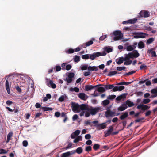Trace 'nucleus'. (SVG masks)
I'll use <instances>...</instances> for the list:
<instances>
[{
    "label": "nucleus",
    "mask_w": 157,
    "mask_h": 157,
    "mask_svg": "<svg viewBox=\"0 0 157 157\" xmlns=\"http://www.w3.org/2000/svg\"><path fill=\"white\" fill-rule=\"evenodd\" d=\"M100 108L98 107L93 108L89 107L87 112L85 114V117H89L90 115H95L99 110Z\"/></svg>",
    "instance_id": "nucleus-1"
},
{
    "label": "nucleus",
    "mask_w": 157,
    "mask_h": 157,
    "mask_svg": "<svg viewBox=\"0 0 157 157\" xmlns=\"http://www.w3.org/2000/svg\"><path fill=\"white\" fill-rule=\"evenodd\" d=\"M113 126H111L109 127V128L107 130L106 132L104 135L105 137H107L109 136L112 135L114 136L117 134L119 132V131H117L115 132H113Z\"/></svg>",
    "instance_id": "nucleus-2"
},
{
    "label": "nucleus",
    "mask_w": 157,
    "mask_h": 157,
    "mask_svg": "<svg viewBox=\"0 0 157 157\" xmlns=\"http://www.w3.org/2000/svg\"><path fill=\"white\" fill-rule=\"evenodd\" d=\"M113 34L114 36L113 38L114 41H117L122 39L123 34L119 30H116L113 32Z\"/></svg>",
    "instance_id": "nucleus-3"
},
{
    "label": "nucleus",
    "mask_w": 157,
    "mask_h": 157,
    "mask_svg": "<svg viewBox=\"0 0 157 157\" xmlns=\"http://www.w3.org/2000/svg\"><path fill=\"white\" fill-rule=\"evenodd\" d=\"M106 55V53L105 51H103L101 52H96L93 53L92 54H90V58L92 60H93L95 59L96 57H98L101 56H105Z\"/></svg>",
    "instance_id": "nucleus-4"
},
{
    "label": "nucleus",
    "mask_w": 157,
    "mask_h": 157,
    "mask_svg": "<svg viewBox=\"0 0 157 157\" xmlns=\"http://www.w3.org/2000/svg\"><path fill=\"white\" fill-rule=\"evenodd\" d=\"M89 107L87 106L85 104H82L81 105H79V109H81L82 111L80 113V116H83L84 114L86 113L88 110Z\"/></svg>",
    "instance_id": "nucleus-5"
},
{
    "label": "nucleus",
    "mask_w": 157,
    "mask_h": 157,
    "mask_svg": "<svg viewBox=\"0 0 157 157\" xmlns=\"http://www.w3.org/2000/svg\"><path fill=\"white\" fill-rule=\"evenodd\" d=\"M134 38H144L146 37V36H148V34L143 32H135L133 33Z\"/></svg>",
    "instance_id": "nucleus-6"
},
{
    "label": "nucleus",
    "mask_w": 157,
    "mask_h": 157,
    "mask_svg": "<svg viewBox=\"0 0 157 157\" xmlns=\"http://www.w3.org/2000/svg\"><path fill=\"white\" fill-rule=\"evenodd\" d=\"M71 108L72 111L75 113H79L80 111L79 109V105L77 103L72 102L71 103Z\"/></svg>",
    "instance_id": "nucleus-7"
},
{
    "label": "nucleus",
    "mask_w": 157,
    "mask_h": 157,
    "mask_svg": "<svg viewBox=\"0 0 157 157\" xmlns=\"http://www.w3.org/2000/svg\"><path fill=\"white\" fill-rule=\"evenodd\" d=\"M124 60L125 61L124 63V65H130L132 62V60H130L131 59L128 53V54H125L124 56Z\"/></svg>",
    "instance_id": "nucleus-8"
},
{
    "label": "nucleus",
    "mask_w": 157,
    "mask_h": 157,
    "mask_svg": "<svg viewBox=\"0 0 157 157\" xmlns=\"http://www.w3.org/2000/svg\"><path fill=\"white\" fill-rule=\"evenodd\" d=\"M111 106L107 107L106 109L107 110L105 112V115L106 117H113L115 116V113L114 112L111 111L110 109L111 108Z\"/></svg>",
    "instance_id": "nucleus-9"
},
{
    "label": "nucleus",
    "mask_w": 157,
    "mask_h": 157,
    "mask_svg": "<svg viewBox=\"0 0 157 157\" xmlns=\"http://www.w3.org/2000/svg\"><path fill=\"white\" fill-rule=\"evenodd\" d=\"M75 152V150H72L71 151H67L61 154V157H69L71 155L74 154Z\"/></svg>",
    "instance_id": "nucleus-10"
},
{
    "label": "nucleus",
    "mask_w": 157,
    "mask_h": 157,
    "mask_svg": "<svg viewBox=\"0 0 157 157\" xmlns=\"http://www.w3.org/2000/svg\"><path fill=\"white\" fill-rule=\"evenodd\" d=\"M131 59H133L134 58H137L140 56V54L136 50H135L134 52H131L128 53Z\"/></svg>",
    "instance_id": "nucleus-11"
},
{
    "label": "nucleus",
    "mask_w": 157,
    "mask_h": 157,
    "mask_svg": "<svg viewBox=\"0 0 157 157\" xmlns=\"http://www.w3.org/2000/svg\"><path fill=\"white\" fill-rule=\"evenodd\" d=\"M101 84L97 85L94 86L91 85H86L85 86V89L86 91H88L89 90H91L92 89L98 86H101Z\"/></svg>",
    "instance_id": "nucleus-12"
},
{
    "label": "nucleus",
    "mask_w": 157,
    "mask_h": 157,
    "mask_svg": "<svg viewBox=\"0 0 157 157\" xmlns=\"http://www.w3.org/2000/svg\"><path fill=\"white\" fill-rule=\"evenodd\" d=\"M151 93L154 94L151 95L152 98H155L157 96V87L151 89Z\"/></svg>",
    "instance_id": "nucleus-13"
},
{
    "label": "nucleus",
    "mask_w": 157,
    "mask_h": 157,
    "mask_svg": "<svg viewBox=\"0 0 157 157\" xmlns=\"http://www.w3.org/2000/svg\"><path fill=\"white\" fill-rule=\"evenodd\" d=\"M128 113L125 112L120 116L119 118L121 120H124L128 117Z\"/></svg>",
    "instance_id": "nucleus-14"
},
{
    "label": "nucleus",
    "mask_w": 157,
    "mask_h": 157,
    "mask_svg": "<svg viewBox=\"0 0 157 157\" xmlns=\"http://www.w3.org/2000/svg\"><path fill=\"white\" fill-rule=\"evenodd\" d=\"M13 133L12 131L10 132L7 135V139L6 141V143H8L11 140V138L13 136Z\"/></svg>",
    "instance_id": "nucleus-15"
},
{
    "label": "nucleus",
    "mask_w": 157,
    "mask_h": 157,
    "mask_svg": "<svg viewBox=\"0 0 157 157\" xmlns=\"http://www.w3.org/2000/svg\"><path fill=\"white\" fill-rule=\"evenodd\" d=\"M105 123H103L99 124H97L95 125L98 127L99 129H103L105 128L106 127V125H105Z\"/></svg>",
    "instance_id": "nucleus-16"
},
{
    "label": "nucleus",
    "mask_w": 157,
    "mask_h": 157,
    "mask_svg": "<svg viewBox=\"0 0 157 157\" xmlns=\"http://www.w3.org/2000/svg\"><path fill=\"white\" fill-rule=\"evenodd\" d=\"M78 97L82 100H86L87 99V98H86V95L84 93H80L78 94Z\"/></svg>",
    "instance_id": "nucleus-17"
},
{
    "label": "nucleus",
    "mask_w": 157,
    "mask_h": 157,
    "mask_svg": "<svg viewBox=\"0 0 157 157\" xmlns=\"http://www.w3.org/2000/svg\"><path fill=\"white\" fill-rule=\"evenodd\" d=\"M134 104L133 102L129 100H127L125 102L126 105L127 106L128 105L129 107H131L134 105Z\"/></svg>",
    "instance_id": "nucleus-18"
},
{
    "label": "nucleus",
    "mask_w": 157,
    "mask_h": 157,
    "mask_svg": "<svg viewBox=\"0 0 157 157\" xmlns=\"http://www.w3.org/2000/svg\"><path fill=\"white\" fill-rule=\"evenodd\" d=\"M5 86L8 93L9 94H10V90L9 87V83L7 80H6V82Z\"/></svg>",
    "instance_id": "nucleus-19"
},
{
    "label": "nucleus",
    "mask_w": 157,
    "mask_h": 157,
    "mask_svg": "<svg viewBox=\"0 0 157 157\" xmlns=\"http://www.w3.org/2000/svg\"><path fill=\"white\" fill-rule=\"evenodd\" d=\"M98 67L93 66V67L89 66L88 68V71H97L98 70Z\"/></svg>",
    "instance_id": "nucleus-20"
},
{
    "label": "nucleus",
    "mask_w": 157,
    "mask_h": 157,
    "mask_svg": "<svg viewBox=\"0 0 157 157\" xmlns=\"http://www.w3.org/2000/svg\"><path fill=\"white\" fill-rule=\"evenodd\" d=\"M138 47L139 48L142 49L144 47V44L143 41H140L138 43Z\"/></svg>",
    "instance_id": "nucleus-21"
},
{
    "label": "nucleus",
    "mask_w": 157,
    "mask_h": 157,
    "mask_svg": "<svg viewBox=\"0 0 157 157\" xmlns=\"http://www.w3.org/2000/svg\"><path fill=\"white\" fill-rule=\"evenodd\" d=\"M126 95L125 94H124L122 95H121L119 96H117L116 98V99L117 101H119L121 100L122 99L126 98Z\"/></svg>",
    "instance_id": "nucleus-22"
},
{
    "label": "nucleus",
    "mask_w": 157,
    "mask_h": 157,
    "mask_svg": "<svg viewBox=\"0 0 157 157\" xmlns=\"http://www.w3.org/2000/svg\"><path fill=\"white\" fill-rule=\"evenodd\" d=\"M64 80L66 81L67 82V85H68L69 84L71 83L73 81V78H69L67 77L65 78H64Z\"/></svg>",
    "instance_id": "nucleus-23"
},
{
    "label": "nucleus",
    "mask_w": 157,
    "mask_h": 157,
    "mask_svg": "<svg viewBox=\"0 0 157 157\" xmlns=\"http://www.w3.org/2000/svg\"><path fill=\"white\" fill-rule=\"evenodd\" d=\"M82 140V137L80 136H78L73 141L74 143H77L79 141Z\"/></svg>",
    "instance_id": "nucleus-24"
},
{
    "label": "nucleus",
    "mask_w": 157,
    "mask_h": 157,
    "mask_svg": "<svg viewBox=\"0 0 157 157\" xmlns=\"http://www.w3.org/2000/svg\"><path fill=\"white\" fill-rule=\"evenodd\" d=\"M127 108V106L124 105L123 106H120L118 107L117 109L119 111H122L125 110Z\"/></svg>",
    "instance_id": "nucleus-25"
},
{
    "label": "nucleus",
    "mask_w": 157,
    "mask_h": 157,
    "mask_svg": "<svg viewBox=\"0 0 157 157\" xmlns=\"http://www.w3.org/2000/svg\"><path fill=\"white\" fill-rule=\"evenodd\" d=\"M114 87V86L113 84H109V85H106L105 86V88L106 90H107L109 89H113Z\"/></svg>",
    "instance_id": "nucleus-26"
},
{
    "label": "nucleus",
    "mask_w": 157,
    "mask_h": 157,
    "mask_svg": "<svg viewBox=\"0 0 157 157\" xmlns=\"http://www.w3.org/2000/svg\"><path fill=\"white\" fill-rule=\"evenodd\" d=\"M124 61V57H120L119 58L118 61L117 62V63L118 65L121 64L123 63Z\"/></svg>",
    "instance_id": "nucleus-27"
},
{
    "label": "nucleus",
    "mask_w": 157,
    "mask_h": 157,
    "mask_svg": "<svg viewBox=\"0 0 157 157\" xmlns=\"http://www.w3.org/2000/svg\"><path fill=\"white\" fill-rule=\"evenodd\" d=\"M97 91L100 93H102L105 91V88L103 87H98L97 89Z\"/></svg>",
    "instance_id": "nucleus-28"
},
{
    "label": "nucleus",
    "mask_w": 157,
    "mask_h": 157,
    "mask_svg": "<svg viewBox=\"0 0 157 157\" xmlns=\"http://www.w3.org/2000/svg\"><path fill=\"white\" fill-rule=\"evenodd\" d=\"M93 43V42L92 40H90L89 41L86 43H85V46L84 47V48H86V47L91 45Z\"/></svg>",
    "instance_id": "nucleus-29"
},
{
    "label": "nucleus",
    "mask_w": 157,
    "mask_h": 157,
    "mask_svg": "<svg viewBox=\"0 0 157 157\" xmlns=\"http://www.w3.org/2000/svg\"><path fill=\"white\" fill-rule=\"evenodd\" d=\"M154 38H149L146 42V44L147 45L151 43L153 41H154Z\"/></svg>",
    "instance_id": "nucleus-30"
},
{
    "label": "nucleus",
    "mask_w": 157,
    "mask_h": 157,
    "mask_svg": "<svg viewBox=\"0 0 157 157\" xmlns=\"http://www.w3.org/2000/svg\"><path fill=\"white\" fill-rule=\"evenodd\" d=\"M104 50L106 51L107 53L111 52L113 51V49L109 47H106L104 48Z\"/></svg>",
    "instance_id": "nucleus-31"
},
{
    "label": "nucleus",
    "mask_w": 157,
    "mask_h": 157,
    "mask_svg": "<svg viewBox=\"0 0 157 157\" xmlns=\"http://www.w3.org/2000/svg\"><path fill=\"white\" fill-rule=\"evenodd\" d=\"M83 151V149L81 147H79L76 150V152L78 154H81Z\"/></svg>",
    "instance_id": "nucleus-32"
},
{
    "label": "nucleus",
    "mask_w": 157,
    "mask_h": 157,
    "mask_svg": "<svg viewBox=\"0 0 157 157\" xmlns=\"http://www.w3.org/2000/svg\"><path fill=\"white\" fill-rule=\"evenodd\" d=\"M110 103L109 101L107 100H105L102 101V103L103 104V106L105 107L106 106L109 104Z\"/></svg>",
    "instance_id": "nucleus-33"
},
{
    "label": "nucleus",
    "mask_w": 157,
    "mask_h": 157,
    "mask_svg": "<svg viewBox=\"0 0 157 157\" xmlns=\"http://www.w3.org/2000/svg\"><path fill=\"white\" fill-rule=\"evenodd\" d=\"M42 110L44 111H52L53 110V108L50 107H42L41 108Z\"/></svg>",
    "instance_id": "nucleus-34"
},
{
    "label": "nucleus",
    "mask_w": 157,
    "mask_h": 157,
    "mask_svg": "<svg viewBox=\"0 0 157 157\" xmlns=\"http://www.w3.org/2000/svg\"><path fill=\"white\" fill-rule=\"evenodd\" d=\"M70 91L71 92L74 91L75 92H78L79 91V89L77 87H75L74 88L71 87L70 88Z\"/></svg>",
    "instance_id": "nucleus-35"
},
{
    "label": "nucleus",
    "mask_w": 157,
    "mask_h": 157,
    "mask_svg": "<svg viewBox=\"0 0 157 157\" xmlns=\"http://www.w3.org/2000/svg\"><path fill=\"white\" fill-rule=\"evenodd\" d=\"M49 84L50 86L53 89L55 88L56 87V85L54 83L53 81L51 80L50 81Z\"/></svg>",
    "instance_id": "nucleus-36"
},
{
    "label": "nucleus",
    "mask_w": 157,
    "mask_h": 157,
    "mask_svg": "<svg viewBox=\"0 0 157 157\" xmlns=\"http://www.w3.org/2000/svg\"><path fill=\"white\" fill-rule=\"evenodd\" d=\"M82 58L83 59H88L90 58V54H86L82 55Z\"/></svg>",
    "instance_id": "nucleus-37"
},
{
    "label": "nucleus",
    "mask_w": 157,
    "mask_h": 157,
    "mask_svg": "<svg viewBox=\"0 0 157 157\" xmlns=\"http://www.w3.org/2000/svg\"><path fill=\"white\" fill-rule=\"evenodd\" d=\"M117 73V72L116 71H110L107 75L108 76H112Z\"/></svg>",
    "instance_id": "nucleus-38"
},
{
    "label": "nucleus",
    "mask_w": 157,
    "mask_h": 157,
    "mask_svg": "<svg viewBox=\"0 0 157 157\" xmlns=\"http://www.w3.org/2000/svg\"><path fill=\"white\" fill-rule=\"evenodd\" d=\"M131 83L130 82H121L117 83L116 85H127L130 84Z\"/></svg>",
    "instance_id": "nucleus-39"
},
{
    "label": "nucleus",
    "mask_w": 157,
    "mask_h": 157,
    "mask_svg": "<svg viewBox=\"0 0 157 157\" xmlns=\"http://www.w3.org/2000/svg\"><path fill=\"white\" fill-rule=\"evenodd\" d=\"M100 145L98 144H95L93 146V148L95 151H97L100 147Z\"/></svg>",
    "instance_id": "nucleus-40"
},
{
    "label": "nucleus",
    "mask_w": 157,
    "mask_h": 157,
    "mask_svg": "<svg viewBox=\"0 0 157 157\" xmlns=\"http://www.w3.org/2000/svg\"><path fill=\"white\" fill-rule=\"evenodd\" d=\"M132 45H129L126 47V50L128 51H131L133 50V48Z\"/></svg>",
    "instance_id": "nucleus-41"
},
{
    "label": "nucleus",
    "mask_w": 157,
    "mask_h": 157,
    "mask_svg": "<svg viewBox=\"0 0 157 157\" xmlns=\"http://www.w3.org/2000/svg\"><path fill=\"white\" fill-rule=\"evenodd\" d=\"M80 57L79 56L76 55L74 58V61L75 62H78L80 61Z\"/></svg>",
    "instance_id": "nucleus-42"
},
{
    "label": "nucleus",
    "mask_w": 157,
    "mask_h": 157,
    "mask_svg": "<svg viewBox=\"0 0 157 157\" xmlns=\"http://www.w3.org/2000/svg\"><path fill=\"white\" fill-rule=\"evenodd\" d=\"M144 17L145 18L148 17L150 15L149 13L147 11H143Z\"/></svg>",
    "instance_id": "nucleus-43"
},
{
    "label": "nucleus",
    "mask_w": 157,
    "mask_h": 157,
    "mask_svg": "<svg viewBox=\"0 0 157 157\" xmlns=\"http://www.w3.org/2000/svg\"><path fill=\"white\" fill-rule=\"evenodd\" d=\"M137 20L136 18H135L133 19L129 20V21L130 24H134L137 22Z\"/></svg>",
    "instance_id": "nucleus-44"
},
{
    "label": "nucleus",
    "mask_w": 157,
    "mask_h": 157,
    "mask_svg": "<svg viewBox=\"0 0 157 157\" xmlns=\"http://www.w3.org/2000/svg\"><path fill=\"white\" fill-rule=\"evenodd\" d=\"M149 51V52H151V57H154L156 56L157 55L156 54V52L155 51H152L151 52V50H150Z\"/></svg>",
    "instance_id": "nucleus-45"
},
{
    "label": "nucleus",
    "mask_w": 157,
    "mask_h": 157,
    "mask_svg": "<svg viewBox=\"0 0 157 157\" xmlns=\"http://www.w3.org/2000/svg\"><path fill=\"white\" fill-rule=\"evenodd\" d=\"M150 106H147L146 105H143L142 110L144 111L145 110H147V109H149L150 108Z\"/></svg>",
    "instance_id": "nucleus-46"
},
{
    "label": "nucleus",
    "mask_w": 157,
    "mask_h": 157,
    "mask_svg": "<svg viewBox=\"0 0 157 157\" xmlns=\"http://www.w3.org/2000/svg\"><path fill=\"white\" fill-rule=\"evenodd\" d=\"M8 151L4 149H0V154H6L8 152Z\"/></svg>",
    "instance_id": "nucleus-47"
},
{
    "label": "nucleus",
    "mask_w": 157,
    "mask_h": 157,
    "mask_svg": "<svg viewBox=\"0 0 157 157\" xmlns=\"http://www.w3.org/2000/svg\"><path fill=\"white\" fill-rule=\"evenodd\" d=\"M75 52V49L72 48H69L68 50L66 51V53L68 54L73 53Z\"/></svg>",
    "instance_id": "nucleus-48"
},
{
    "label": "nucleus",
    "mask_w": 157,
    "mask_h": 157,
    "mask_svg": "<svg viewBox=\"0 0 157 157\" xmlns=\"http://www.w3.org/2000/svg\"><path fill=\"white\" fill-rule=\"evenodd\" d=\"M150 100L148 98H146L143 100V102L144 104H147L150 102Z\"/></svg>",
    "instance_id": "nucleus-49"
},
{
    "label": "nucleus",
    "mask_w": 157,
    "mask_h": 157,
    "mask_svg": "<svg viewBox=\"0 0 157 157\" xmlns=\"http://www.w3.org/2000/svg\"><path fill=\"white\" fill-rule=\"evenodd\" d=\"M126 67L124 66L118 67H117V70L118 71H121L122 70H125Z\"/></svg>",
    "instance_id": "nucleus-50"
},
{
    "label": "nucleus",
    "mask_w": 157,
    "mask_h": 157,
    "mask_svg": "<svg viewBox=\"0 0 157 157\" xmlns=\"http://www.w3.org/2000/svg\"><path fill=\"white\" fill-rule=\"evenodd\" d=\"M116 97L115 95H110L107 97V98L110 100H113Z\"/></svg>",
    "instance_id": "nucleus-51"
},
{
    "label": "nucleus",
    "mask_w": 157,
    "mask_h": 157,
    "mask_svg": "<svg viewBox=\"0 0 157 157\" xmlns=\"http://www.w3.org/2000/svg\"><path fill=\"white\" fill-rule=\"evenodd\" d=\"M140 70H142L144 69H146L147 68V66L145 65V64H143L141 65L140 67Z\"/></svg>",
    "instance_id": "nucleus-52"
},
{
    "label": "nucleus",
    "mask_w": 157,
    "mask_h": 157,
    "mask_svg": "<svg viewBox=\"0 0 157 157\" xmlns=\"http://www.w3.org/2000/svg\"><path fill=\"white\" fill-rule=\"evenodd\" d=\"M75 75V74L73 72L69 73L67 77L69 78H73Z\"/></svg>",
    "instance_id": "nucleus-53"
},
{
    "label": "nucleus",
    "mask_w": 157,
    "mask_h": 157,
    "mask_svg": "<svg viewBox=\"0 0 157 157\" xmlns=\"http://www.w3.org/2000/svg\"><path fill=\"white\" fill-rule=\"evenodd\" d=\"M92 150V147L90 146H88L86 147L85 150L86 151L89 152L91 151Z\"/></svg>",
    "instance_id": "nucleus-54"
},
{
    "label": "nucleus",
    "mask_w": 157,
    "mask_h": 157,
    "mask_svg": "<svg viewBox=\"0 0 157 157\" xmlns=\"http://www.w3.org/2000/svg\"><path fill=\"white\" fill-rule=\"evenodd\" d=\"M64 98L65 97L64 96L62 95L59 98L58 100L60 102H63L64 101Z\"/></svg>",
    "instance_id": "nucleus-55"
},
{
    "label": "nucleus",
    "mask_w": 157,
    "mask_h": 157,
    "mask_svg": "<svg viewBox=\"0 0 157 157\" xmlns=\"http://www.w3.org/2000/svg\"><path fill=\"white\" fill-rule=\"evenodd\" d=\"M125 87L124 86H118V91H121L124 89Z\"/></svg>",
    "instance_id": "nucleus-56"
},
{
    "label": "nucleus",
    "mask_w": 157,
    "mask_h": 157,
    "mask_svg": "<svg viewBox=\"0 0 157 157\" xmlns=\"http://www.w3.org/2000/svg\"><path fill=\"white\" fill-rule=\"evenodd\" d=\"M107 36V35H105L104 36H101L100 38H99V40H100L103 41V40L105 39L106 38Z\"/></svg>",
    "instance_id": "nucleus-57"
},
{
    "label": "nucleus",
    "mask_w": 157,
    "mask_h": 157,
    "mask_svg": "<svg viewBox=\"0 0 157 157\" xmlns=\"http://www.w3.org/2000/svg\"><path fill=\"white\" fill-rule=\"evenodd\" d=\"M85 138L86 140H89L91 138V136L90 134H88L85 135Z\"/></svg>",
    "instance_id": "nucleus-58"
},
{
    "label": "nucleus",
    "mask_w": 157,
    "mask_h": 157,
    "mask_svg": "<svg viewBox=\"0 0 157 157\" xmlns=\"http://www.w3.org/2000/svg\"><path fill=\"white\" fill-rule=\"evenodd\" d=\"M88 68L87 65H84L81 67V69L82 70H86L87 69H88Z\"/></svg>",
    "instance_id": "nucleus-59"
},
{
    "label": "nucleus",
    "mask_w": 157,
    "mask_h": 157,
    "mask_svg": "<svg viewBox=\"0 0 157 157\" xmlns=\"http://www.w3.org/2000/svg\"><path fill=\"white\" fill-rule=\"evenodd\" d=\"M80 131L79 130H77L75 131L73 133L76 136H78L80 134Z\"/></svg>",
    "instance_id": "nucleus-60"
},
{
    "label": "nucleus",
    "mask_w": 157,
    "mask_h": 157,
    "mask_svg": "<svg viewBox=\"0 0 157 157\" xmlns=\"http://www.w3.org/2000/svg\"><path fill=\"white\" fill-rule=\"evenodd\" d=\"M72 145V144L71 143H69L68 146L66 147L65 149H67L71 148Z\"/></svg>",
    "instance_id": "nucleus-61"
},
{
    "label": "nucleus",
    "mask_w": 157,
    "mask_h": 157,
    "mask_svg": "<svg viewBox=\"0 0 157 157\" xmlns=\"http://www.w3.org/2000/svg\"><path fill=\"white\" fill-rule=\"evenodd\" d=\"M121 122L122 123L124 127L123 128H124L127 124V121L126 120H123Z\"/></svg>",
    "instance_id": "nucleus-62"
},
{
    "label": "nucleus",
    "mask_w": 157,
    "mask_h": 157,
    "mask_svg": "<svg viewBox=\"0 0 157 157\" xmlns=\"http://www.w3.org/2000/svg\"><path fill=\"white\" fill-rule=\"evenodd\" d=\"M144 118H140L138 119H137L135 120V122L136 123L139 122L141 121L144 119Z\"/></svg>",
    "instance_id": "nucleus-63"
},
{
    "label": "nucleus",
    "mask_w": 157,
    "mask_h": 157,
    "mask_svg": "<svg viewBox=\"0 0 157 157\" xmlns=\"http://www.w3.org/2000/svg\"><path fill=\"white\" fill-rule=\"evenodd\" d=\"M23 145L24 147H26L28 145V143L26 140H24L23 141Z\"/></svg>",
    "instance_id": "nucleus-64"
}]
</instances>
